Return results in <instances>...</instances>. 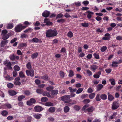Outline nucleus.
I'll list each match as a JSON object with an SVG mask.
<instances>
[{
	"label": "nucleus",
	"instance_id": "1",
	"mask_svg": "<svg viewBox=\"0 0 122 122\" xmlns=\"http://www.w3.org/2000/svg\"><path fill=\"white\" fill-rule=\"evenodd\" d=\"M27 27V25L23 26L22 24H20L17 25L15 27V30L16 32H20Z\"/></svg>",
	"mask_w": 122,
	"mask_h": 122
},
{
	"label": "nucleus",
	"instance_id": "2",
	"mask_svg": "<svg viewBox=\"0 0 122 122\" xmlns=\"http://www.w3.org/2000/svg\"><path fill=\"white\" fill-rule=\"evenodd\" d=\"M70 98V95H65L62 97H61V99L62 101H64L65 103H66L70 102V101L69 100Z\"/></svg>",
	"mask_w": 122,
	"mask_h": 122
},
{
	"label": "nucleus",
	"instance_id": "3",
	"mask_svg": "<svg viewBox=\"0 0 122 122\" xmlns=\"http://www.w3.org/2000/svg\"><path fill=\"white\" fill-rule=\"evenodd\" d=\"M9 58L12 61H17L19 59V57L14 54H12L10 56Z\"/></svg>",
	"mask_w": 122,
	"mask_h": 122
},
{
	"label": "nucleus",
	"instance_id": "4",
	"mask_svg": "<svg viewBox=\"0 0 122 122\" xmlns=\"http://www.w3.org/2000/svg\"><path fill=\"white\" fill-rule=\"evenodd\" d=\"M26 74L28 76L33 77L34 75V71L33 69L26 70L25 71Z\"/></svg>",
	"mask_w": 122,
	"mask_h": 122
},
{
	"label": "nucleus",
	"instance_id": "5",
	"mask_svg": "<svg viewBox=\"0 0 122 122\" xmlns=\"http://www.w3.org/2000/svg\"><path fill=\"white\" fill-rule=\"evenodd\" d=\"M119 106V104L117 102H114L112 106V109L115 110L117 109Z\"/></svg>",
	"mask_w": 122,
	"mask_h": 122
},
{
	"label": "nucleus",
	"instance_id": "6",
	"mask_svg": "<svg viewBox=\"0 0 122 122\" xmlns=\"http://www.w3.org/2000/svg\"><path fill=\"white\" fill-rule=\"evenodd\" d=\"M36 112H40L43 110V108L39 106H36L34 108Z\"/></svg>",
	"mask_w": 122,
	"mask_h": 122
},
{
	"label": "nucleus",
	"instance_id": "7",
	"mask_svg": "<svg viewBox=\"0 0 122 122\" xmlns=\"http://www.w3.org/2000/svg\"><path fill=\"white\" fill-rule=\"evenodd\" d=\"M52 32L51 29H49L47 30L46 33V36L49 38L52 37Z\"/></svg>",
	"mask_w": 122,
	"mask_h": 122
},
{
	"label": "nucleus",
	"instance_id": "8",
	"mask_svg": "<svg viewBox=\"0 0 122 122\" xmlns=\"http://www.w3.org/2000/svg\"><path fill=\"white\" fill-rule=\"evenodd\" d=\"M9 41L8 40H2L1 41L0 44V46L2 48L5 46L8 43Z\"/></svg>",
	"mask_w": 122,
	"mask_h": 122
},
{
	"label": "nucleus",
	"instance_id": "9",
	"mask_svg": "<svg viewBox=\"0 0 122 122\" xmlns=\"http://www.w3.org/2000/svg\"><path fill=\"white\" fill-rule=\"evenodd\" d=\"M4 76L6 80L9 81L12 80L13 79V78L12 77H10V76L8 75L6 73L4 74Z\"/></svg>",
	"mask_w": 122,
	"mask_h": 122
},
{
	"label": "nucleus",
	"instance_id": "10",
	"mask_svg": "<svg viewBox=\"0 0 122 122\" xmlns=\"http://www.w3.org/2000/svg\"><path fill=\"white\" fill-rule=\"evenodd\" d=\"M50 14V12L47 10H46L44 11L42 13V15L45 17H48Z\"/></svg>",
	"mask_w": 122,
	"mask_h": 122
},
{
	"label": "nucleus",
	"instance_id": "11",
	"mask_svg": "<svg viewBox=\"0 0 122 122\" xmlns=\"http://www.w3.org/2000/svg\"><path fill=\"white\" fill-rule=\"evenodd\" d=\"M42 116L41 114L38 113L35 114L33 115V117L37 119H40Z\"/></svg>",
	"mask_w": 122,
	"mask_h": 122
},
{
	"label": "nucleus",
	"instance_id": "12",
	"mask_svg": "<svg viewBox=\"0 0 122 122\" xmlns=\"http://www.w3.org/2000/svg\"><path fill=\"white\" fill-rule=\"evenodd\" d=\"M3 107L4 109H6V107L8 109H10L12 108L11 105L9 103H6L3 106Z\"/></svg>",
	"mask_w": 122,
	"mask_h": 122
},
{
	"label": "nucleus",
	"instance_id": "13",
	"mask_svg": "<svg viewBox=\"0 0 122 122\" xmlns=\"http://www.w3.org/2000/svg\"><path fill=\"white\" fill-rule=\"evenodd\" d=\"M87 17L89 19L91 18L92 15L94 14V13L90 11L89 10L87 11Z\"/></svg>",
	"mask_w": 122,
	"mask_h": 122
},
{
	"label": "nucleus",
	"instance_id": "14",
	"mask_svg": "<svg viewBox=\"0 0 122 122\" xmlns=\"http://www.w3.org/2000/svg\"><path fill=\"white\" fill-rule=\"evenodd\" d=\"M59 92L58 90H53L51 91V95L52 96H56L58 94Z\"/></svg>",
	"mask_w": 122,
	"mask_h": 122
},
{
	"label": "nucleus",
	"instance_id": "15",
	"mask_svg": "<svg viewBox=\"0 0 122 122\" xmlns=\"http://www.w3.org/2000/svg\"><path fill=\"white\" fill-rule=\"evenodd\" d=\"M27 44L26 43H21L20 44L19 46V48L20 49H22L23 48L26 47Z\"/></svg>",
	"mask_w": 122,
	"mask_h": 122
},
{
	"label": "nucleus",
	"instance_id": "16",
	"mask_svg": "<svg viewBox=\"0 0 122 122\" xmlns=\"http://www.w3.org/2000/svg\"><path fill=\"white\" fill-rule=\"evenodd\" d=\"M32 40L33 41V42L34 43L39 42L41 43L42 42V41L41 39H39L36 37L33 38L32 39Z\"/></svg>",
	"mask_w": 122,
	"mask_h": 122
},
{
	"label": "nucleus",
	"instance_id": "17",
	"mask_svg": "<svg viewBox=\"0 0 122 122\" xmlns=\"http://www.w3.org/2000/svg\"><path fill=\"white\" fill-rule=\"evenodd\" d=\"M52 37L56 36L58 34V32L56 29L53 30H52Z\"/></svg>",
	"mask_w": 122,
	"mask_h": 122
},
{
	"label": "nucleus",
	"instance_id": "18",
	"mask_svg": "<svg viewBox=\"0 0 122 122\" xmlns=\"http://www.w3.org/2000/svg\"><path fill=\"white\" fill-rule=\"evenodd\" d=\"M94 110L93 107L91 106L90 107L87 109L86 110L87 111L89 112H93Z\"/></svg>",
	"mask_w": 122,
	"mask_h": 122
},
{
	"label": "nucleus",
	"instance_id": "19",
	"mask_svg": "<svg viewBox=\"0 0 122 122\" xmlns=\"http://www.w3.org/2000/svg\"><path fill=\"white\" fill-rule=\"evenodd\" d=\"M8 92L9 95L12 96H14L17 94L16 92L14 90L9 91Z\"/></svg>",
	"mask_w": 122,
	"mask_h": 122
},
{
	"label": "nucleus",
	"instance_id": "20",
	"mask_svg": "<svg viewBox=\"0 0 122 122\" xmlns=\"http://www.w3.org/2000/svg\"><path fill=\"white\" fill-rule=\"evenodd\" d=\"M103 85L102 84H98L97 86V91H100L103 87Z\"/></svg>",
	"mask_w": 122,
	"mask_h": 122
},
{
	"label": "nucleus",
	"instance_id": "21",
	"mask_svg": "<svg viewBox=\"0 0 122 122\" xmlns=\"http://www.w3.org/2000/svg\"><path fill=\"white\" fill-rule=\"evenodd\" d=\"M55 108L54 107H51L49 108L48 111L49 112L52 113L55 112Z\"/></svg>",
	"mask_w": 122,
	"mask_h": 122
},
{
	"label": "nucleus",
	"instance_id": "22",
	"mask_svg": "<svg viewBox=\"0 0 122 122\" xmlns=\"http://www.w3.org/2000/svg\"><path fill=\"white\" fill-rule=\"evenodd\" d=\"M101 99L103 100H105L107 99V96L105 94H102L100 96Z\"/></svg>",
	"mask_w": 122,
	"mask_h": 122
},
{
	"label": "nucleus",
	"instance_id": "23",
	"mask_svg": "<svg viewBox=\"0 0 122 122\" xmlns=\"http://www.w3.org/2000/svg\"><path fill=\"white\" fill-rule=\"evenodd\" d=\"M9 34L3 35L2 36V39L4 40H7L9 37Z\"/></svg>",
	"mask_w": 122,
	"mask_h": 122
},
{
	"label": "nucleus",
	"instance_id": "24",
	"mask_svg": "<svg viewBox=\"0 0 122 122\" xmlns=\"http://www.w3.org/2000/svg\"><path fill=\"white\" fill-rule=\"evenodd\" d=\"M38 53L37 52L34 53L31 55V58L32 59L36 58L38 56Z\"/></svg>",
	"mask_w": 122,
	"mask_h": 122
},
{
	"label": "nucleus",
	"instance_id": "25",
	"mask_svg": "<svg viewBox=\"0 0 122 122\" xmlns=\"http://www.w3.org/2000/svg\"><path fill=\"white\" fill-rule=\"evenodd\" d=\"M98 67V66L96 65H91L90 67V68L92 70L94 71L95 70L97 69Z\"/></svg>",
	"mask_w": 122,
	"mask_h": 122
},
{
	"label": "nucleus",
	"instance_id": "26",
	"mask_svg": "<svg viewBox=\"0 0 122 122\" xmlns=\"http://www.w3.org/2000/svg\"><path fill=\"white\" fill-rule=\"evenodd\" d=\"M41 79H44L46 81H48V77L47 75H45L43 76H41Z\"/></svg>",
	"mask_w": 122,
	"mask_h": 122
},
{
	"label": "nucleus",
	"instance_id": "27",
	"mask_svg": "<svg viewBox=\"0 0 122 122\" xmlns=\"http://www.w3.org/2000/svg\"><path fill=\"white\" fill-rule=\"evenodd\" d=\"M43 95L44 96H46L49 97H51V96L49 93L47 92H45L43 93Z\"/></svg>",
	"mask_w": 122,
	"mask_h": 122
},
{
	"label": "nucleus",
	"instance_id": "28",
	"mask_svg": "<svg viewBox=\"0 0 122 122\" xmlns=\"http://www.w3.org/2000/svg\"><path fill=\"white\" fill-rule=\"evenodd\" d=\"M8 113V112L6 110H4L1 112V115L3 116H6Z\"/></svg>",
	"mask_w": 122,
	"mask_h": 122
},
{
	"label": "nucleus",
	"instance_id": "29",
	"mask_svg": "<svg viewBox=\"0 0 122 122\" xmlns=\"http://www.w3.org/2000/svg\"><path fill=\"white\" fill-rule=\"evenodd\" d=\"M73 108L74 110L78 111L80 109L81 107L78 105H75L74 106Z\"/></svg>",
	"mask_w": 122,
	"mask_h": 122
},
{
	"label": "nucleus",
	"instance_id": "30",
	"mask_svg": "<svg viewBox=\"0 0 122 122\" xmlns=\"http://www.w3.org/2000/svg\"><path fill=\"white\" fill-rule=\"evenodd\" d=\"M70 110V108L68 106L65 107L64 108V112L66 113L69 112Z\"/></svg>",
	"mask_w": 122,
	"mask_h": 122
},
{
	"label": "nucleus",
	"instance_id": "31",
	"mask_svg": "<svg viewBox=\"0 0 122 122\" xmlns=\"http://www.w3.org/2000/svg\"><path fill=\"white\" fill-rule=\"evenodd\" d=\"M25 96L24 95H21L20 96H19L18 98V100L19 101H20L22 100L25 98Z\"/></svg>",
	"mask_w": 122,
	"mask_h": 122
},
{
	"label": "nucleus",
	"instance_id": "32",
	"mask_svg": "<svg viewBox=\"0 0 122 122\" xmlns=\"http://www.w3.org/2000/svg\"><path fill=\"white\" fill-rule=\"evenodd\" d=\"M95 96V93H93L90 94L89 96V97L90 99H92L94 98Z\"/></svg>",
	"mask_w": 122,
	"mask_h": 122
},
{
	"label": "nucleus",
	"instance_id": "33",
	"mask_svg": "<svg viewBox=\"0 0 122 122\" xmlns=\"http://www.w3.org/2000/svg\"><path fill=\"white\" fill-rule=\"evenodd\" d=\"M24 93L26 95L29 96L30 94V92L29 90H24Z\"/></svg>",
	"mask_w": 122,
	"mask_h": 122
},
{
	"label": "nucleus",
	"instance_id": "34",
	"mask_svg": "<svg viewBox=\"0 0 122 122\" xmlns=\"http://www.w3.org/2000/svg\"><path fill=\"white\" fill-rule=\"evenodd\" d=\"M100 94H97L95 99L97 101H99L101 100V98L100 97Z\"/></svg>",
	"mask_w": 122,
	"mask_h": 122
},
{
	"label": "nucleus",
	"instance_id": "35",
	"mask_svg": "<svg viewBox=\"0 0 122 122\" xmlns=\"http://www.w3.org/2000/svg\"><path fill=\"white\" fill-rule=\"evenodd\" d=\"M45 105L46 106H53L54 105L51 102H48L46 103Z\"/></svg>",
	"mask_w": 122,
	"mask_h": 122
},
{
	"label": "nucleus",
	"instance_id": "36",
	"mask_svg": "<svg viewBox=\"0 0 122 122\" xmlns=\"http://www.w3.org/2000/svg\"><path fill=\"white\" fill-rule=\"evenodd\" d=\"M108 99L109 101H111L113 100L114 97L112 95L110 94L108 96Z\"/></svg>",
	"mask_w": 122,
	"mask_h": 122
},
{
	"label": "nucleus",
	"instance_id": "37",
	"mask_svg": "<svg viewBox=\"0 0 122 122\" xmlns=\"http://www.w3.org/2000/svg\"><path fill=\"white\" fill-rule=\"evenodd\" d=\"M13 24L12 23H10L8 24L7 27L8 29H12L13 27Z\"/></svg>",
	"mask_w": 122,
	"mask_h": 122
},
{
	"label": "nucleus",
	"instance_id": "38",
	"mask_svg": "<svg viewBox=\"0 0 122 122\" xmlns=\"http://www.w3.org/2000/svg\"><path fill=\"white\" fill-rule=\"evenodd\" d=\"M73 34L71 31H69L67 33V36L69 38H71L73 36Z\"/></svg>",
	"mask_w": 122,
	"mask_h": 122
},
{
	"label": "nucleus",
	"instance_id": "39",
	"mask_svg": "<svg viewBox=\"0 0 122 122\" xmlns=\"http://www.w3.org/2000/svg\"><path fill=\"white\" fill-rule=\"evenodd\" d=\"M14 69L15 70V71H18L20 70V68L19 66L17 65H15L14 67Z\"/></svg>",
	"mask_w": 122,
	"mask_h": 122
},
{
	"label": "nucleus",
	"instance_id": "40",
	"mask_svg": "<svg viewBox=\"0 0 122 122\" xmlns=\"http://www.w3.org/2000/svg\"><path fill=\"white\" fill-rule=\"evenodd\" d=\"M74 75V74L73 71L72 70H70L68 75L69 76V77H71L73 76Z\"/></svg>",
	"mask_w": 122,
	"mask_h": 122
},
{
	"label": "nucleus",
	"instance_id": "41",
	"mask_svg": "<svg viewBox=\"0 0 122 122\" xmlns=\"http://www.w3.org/2000/svg\"><path fill=\"white\" fill-rule=\"evenodd\" d=\"M68 89L70 90V92L73 93V92L76 91L77 89L76 88L74 89H72L71 87H69Z\"/></svg>",
	"mask_w": 122,
	"mask_h": 122
},
{
	"label": "nucleus",
	"instance_id": "42",
	"mask_svg": "<svg viewBox=\"0 0 122 122\" xmlns=\"http://www.w3.org/2000/svg\"><path fill=\"white\" fill-rule=\"evenodd\" d=\"M26 66L27 68L29 70H31V66L30 62H29L26 64Z\"/></svg>",
	"mask_w": 122,
	"mask_h": 122
},
{
	"label": "nucleus",
	"instance_id": "43",
	"mask_svg": "<svg viewBox=\"0 0 122 122\" xmlns=\"http://www.w3.org/2000/svg\"><path fill=\"white\" fill-rule=\"evenodd\" d=\"M83 90V88H80L78 89L76 91V94H79Z\"/></svg>",
	"mask_w": 122,
	"mask_h": 122
},
{
	"label": "nucleus",
	"instance_id": "44",
	"mask_svg": "<svg viewBox=\"0 0 122 122\" xmlns=\"http://www.w3.org/2000/svg\"><path fill=\"white\" fill-rule=\"evenodd\" d=\"M109 80L111 82V84L112 85H114L115 84V81L114 79H110Z\"/></svg>",
	"mask_w": 122,
	"mask_h": 122
},
{
	"label": "nucleus",
	"instance_id": "45",
	"mask_svg": "<svg viewBox=\"0 0 122 122\" xmlns=\"http://www.w3.org/2000/svg\"><path fill=\"white\" fill-rule=\"evenodd\" d=\"M107 49V47L106 46H104L101 48L100 50L101 51L104 52Z\"/></svg>",
	"mask_w": 122,
	"mask_h": 122
},
{
	"label": "nucleus",
	"instance_id": "46",
	"mask_svg": "<svg viewBox=\"0 0 122 122\" xmlns=\"http://www.w3.org/2000/svg\"><path fill=\"white\" fill-rule=\"evenodd\" d=\"M60 76L62 78H64L65 76V73L64 72L62 71H60L59 72Z\"/></svg>",
	"mask_w": 122,
	"mask_h": 122
},
{
	"label": "nucleus",
	"instance_id": "47",
	"mask_svg": "<svg viewBox=\"0 0 122 122\" xmlns=\"http://www.w3.org/2000/svg\"><path fill=\"white\" fill-rule=\"evenodd\" d=\"M81 25L82 26L85 27H87L89 26L88 24L86 22L82 23Z\"/></svg>",
	"mask_w": 122,
	"mask_h": 122
},
{
	"label": "nucleus",
	"instance_id": "48",
	"mask_svg": "<svg viewBox=\"0 0 122 122\" xmlns=\"http://www.w3.org/2000/svg\"><path fill=\"white\" fill-rule=\"evenodd\" d=\"M117 112L114 113L112 115L110 116L109 118L111 119H113L115 117V116L117 115Z\"/></svg>",
	"mask_w": 122,
	"mask_h": 122
},
{
	"label": "nucleus",
	"instance_id": "49",
	"mask_svg": "<svg viewBox=\"0 0 122 122\" xmlns=\"http://www.w3.org/2000/svg\"><path fill=\"white\" fill-rule=\"evenodd\" d=\"M117 62L113 61L112 64V66L113 67H117L118 66V65H117Z\"/></svg>",
	"mask_w": 122,
	"mask_h": 122
},
{
	"label": "nucleus",
	"instance_id": "50",
	"mask_svg": "<svg viewBox=\"0 0 122 122\" xmlns=\"http://www.w3.org/2000/svg\"><path fill=\"white\" fill-rule=\"evenodd\" d=\"M32 29L31 28H29L25 30L24 31V33H27L29 32H31L32 31Z\"/></svg>",
	"mask_w": 122,
	"mask_h": 122
},
{
	"label": "nucleus",
	"instance_id": "51",
	"mask_svg": "<svg viewBox=\"0 0 122 122\" xmlns=\"http://www.w3.org/2000/svg\"><path fill=\"white\" fill-rule=\"evenodd\" d=\"M37 93L40 94H41L43 92V90L42 89H38L36 91Z\"/></svg>",
	"mask_w": 122,
	"mask_h": 122
},
{
	"label": "nucleus",
	"instance_id": "52",
	"mask_svg": "<svg viewBox=\"0 0 122 122\" xmlns=\"http://www.w3.org/2000/svg\"><path fill=\"white\" fill-rule=\"evenodd\" d=\"M89 104H86L84 106L82 109V111H85L86 110V109L87 107H89Z\"/></svg>",
	"mask_w": 122,
	"mask_h": 122
},
{
	"label": "nucleus",
	"instance_id": "53",
	"mask_svg": "<svg viewBox=\"0 0 122 122\" xmlns=\"http://www.w3.org/2000/svg\"><path fill=\"white\" fill-rule=\"evenodd\" d=\"M20 76L21 78H24L25 76V75L22 71H21L19 72Z\"/></svg>",
	"mask_w": 122,
	"mask_h": 122
},
{
	"label": "nucleus",
	"instance_id": "54",
	"mask_svg": "<svg viewBox=\"0 0 122 122\" xmlns=\"http://www.w3.org/2000/svg\"><path fill=\"white\" fill-rule=\"evenodd\" d=\"M53 88L54 87H53L52 86H49L46 88V90L49 91H51L53 89Z\"/></svg>",
	"mask_w": 122,
	"mask_h": 122
},
{
	"label": "nucleus",
	"instance_id": "55",
	"mask_svg": "<svg viewBox=\"0 0 122 122\" xmlns=\"http://www.w3.org/2000/svg\"><path fill=\"white\" fill-rule=\"evenodd\" d=\"M47 100L48 99L46 97H43L41 99V101L43 102H46Z\"/></svg>",
	"mask_w": 122,
	"mask_h": 122
},
{
	"label": "nucleus",
	"instance_id": "56",
	"mask_svg": "<svg viewBox=\"0 0 122 122\" xmlns=\"http://www.w3.org/2000/svg\"><path fill=\"white\" fill-rule=\"evenodd\" d=\"M65 21V20L63 19H59L57 20V21L58 23H63Z\"/></svg>",
	"mask_w": 122,
	"mask_h": 122
},
{
	"label": "nucleus",
	"instance_id": "57",
	"mask_svg": "<svg viewBox=\"0 0 122 122\" xmlns=\"http://www.w3.org/2000/svg\"><path fill=\"white\" fill-rule=\"evenodd\" d=\"M11 64L10 62H9L8 64L6 65V66H7L10 69H12V67L11 66Z\"/></svg>",
	"mask_w": 122,
	"mask_h": 122
},
{
	"label": "nucleus",
	"instance_id": "58",
	"mask_svg": "<svg viewBox=\"0 0 122 122\" xmlns=\"http://www.w3.org/2000/svg\"><path fill=\"white\" fill-rule=\"evenodd\" d=\"M90 102V100L89 99H85L83 101V102L85 104H87Z\"/></svg>",
	"mask_w": 122,
	"mask_h": 122
},
{
	"label": "nucleus",
	"instance_id": "59",
	"mask_svg": "<svg viewBox=\"0 0 122 122\" xmlns=\"http://www.w3.org/2000/svg\"><path fill=\"white\" fill-rule=\"evenodd\" d=\"M63 14L61 13H60L58 14L56 16V19L60 18L62 17Z\"/></svg>",
	"mask_w": 122,
	"mask_h": 122
},
{
	"label": "nucleus",
	"instance_id": "60",
	"mask_svg": "<svg viewBox=\"0 0 122 122\" xmlns=\"http://www.w3.org/2000/svg\"><path fill=\"white\" fill-rule=\"evenodd\" d=\"M89 2L87 1H84L83 2L82 4L85 6H87L89 4Z\"/></svg>",
	"mask_w": 122,
	"mask_h": 122
},
{
	"label": "nucleus",
	"instance_id": "61",
	"mask_svg": "<svg viewBox=\"0 0 122 122\" xmlns=\"http://www.w3.org/2000/svg\"><path fill=\"white\" fill-rule=\"evenodd\" d=\"M93 56L96 59H99V56L98 54L95 53L93 54Z\"/></svg>",
	"mask_w": 122,
	"mask_h": 122
},
{
	"label": "nucleus",
	"instance_id": "62",
	"mask_svg": "<svg viewBox=\"0 0 122 122\" xmlns=\"http://www.w3.org/2000/svg\"><path fill=\"white\" fill-rule=\"evenodd\" d=\"M93 90L90 87L89 88L87 91V92L89 93H91L93 92Z\"/></svg>",
	"mask_w": 122,
	"mask_h": 122
},
{
	"label": "nucleus",
	"instance_id": "63",
	"mask_svg": "<svg viewBox=\"0 0 122 122\" xmlns=\"http://www.w3.org/2000/svg\"><path fill=\"white\" fill-rule=\"evenodd\" d=\"M110 38L111 37L110 36H108L107 37L105 36V37H104L102 38V39L104 40H109Z\"/></svg>",
	"mask_w": 122,
	"mask_h": 122
},
{
	"label": "nucleus",
	"instance_id": "64",
	"mask_svg": "<svg viewBox=\"0 0 122 122\" xmlns=\"http://www.w3.org/2000/svg\"><path fill=\"white\" fill-rule=\"evenodd\" d=\"M116 39L119 41L122 40V36H118L116 37Z\"/></svg>",
	"mask_w": 122,
	"mask_h": 122
}]
</instances>
